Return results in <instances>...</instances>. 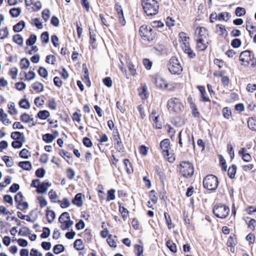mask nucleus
<instances>
[{"label":"nucleus","mask_w":256,"mask_h":256,"mask_svg":"<svg viewBox=\"0 0 256 256\" xmlns=\"http://www.w3.org/2000/svg\"><path fill=\"white\" fill-rule=\"evenodd\" d=\"M180 46L182 50L185 53L187 54L190 58H193L195 56L196 54L193 50L190 48L188 42H184V43H181Z\"/></svg>","instance_id":"12"},{"label":"nucleus","mask_w":256,"mask_h":256,"mask_svg":"<svg viewBox=\"0 0 256 256\" xmlns=\"http://www.w3.org/2000/svg\"><path fill=\"white\" fill-rule=\"evenodd\" d=\"M115 9L118 16L120 24L122 26H124L126 21L124 18L123 10L121 6L118 3L116 4L115 5Z\"/></svg>","instance_id":"13"},{"label":"nucleus","mask_w":256,"mask_h":256,"mask_svg":"<svg viewBox=\"0 0 256 256\" xmlns=\"http://www.w3.org/2000/svg\"><path fill=\"white\" fill-rule=\"evenodd\" d=\"M119 211L122 214V216L123 219L125 220L128 218V214L129 213L128 210L127 208H125L124 206H119Z\"/></svg>","instance_id":"30"},{"label":"nucleus","mask_w":256,"mask_h":256,"mask_svg":"<svg viewBox=\"0 0 256 256\" xmlns=\"http://www.w3.org/2000/svg\"><path fill=\"white\" fill-rule=\"evenodd\" d=\"M241 41L238 38H234L231 42L232 46L234 48H238L241 45Z\"/></svg>","instance_id":"59"},{"label":"nucleus","mask_w":256,"mask_h":256,"mask_svg":"<svg viewBox=\"0 0 256 256\" xmlns=\"http://www.w3.org/2000/svg\"><path fill=\"white\" fill-rule=\"evenodd\" d=\"M114 146L117 150L119 152H124V146L122 144V140L118 141V142H115Z\"/></svg>","instance_id":"60"},{"label":"nucleus","mask_w":256,"mask_h":256,"mask_svg":"<svg viewBox=\"0 0 256 256\" xmlns=\"http://www.w3.org/2000/svg\"><path fill=\"white\" fill-rule=\"evenodd\" d=\"M54 138L55 137L52 134H46L43 135L42 136V140L47 143L52 142Z\"/></svg>","instance_id":"36"},{"label":"nucleus","mask_w":256,"mask_h":256,"mask_svg":"<svg viewBox=\"0 0 256 256\" xmlns=\"http://www.w3.org/2000/svg\"><path fill=\"white\" fill-rule=\"evenodd\" d=\"M17 208L20 210H24L28 208V204L27 202H20L18 203Z\"/></svg>","instance_id":"61"},{"label":"nucleus","mask_w":256,"mask_h":256,"mask_svg":"<svg viewBox=\"0 0 256 256\" xmlns=\"http://www.w3.org/2000/svg\"><path fill=\"white\" fill-rule=\"evenodd\" d=\"M196 42V48L200 51H202L205 50L208 47V40H204L200 39H194Z\"/></svg>","instance_id":"15"},{"label":"nucleus","mask_w":256,"mask_h":256,"mask_svg":"<svg viewBox=\"0 0 256 256\" xmlns=\"http://www.w3.org/2000/svg\"><path fill=\"white\" fill-rule=\"evenodd\" d=\"M203 184L206 188L211 190H216L218 184V178L213 174L208 175L204 179Z\"/></svg>","instance_id":"4"},{"label":"nucleus","mask_w":256,"mask_h":256,"mask_svg":"<svg viewBox=\"0 0 256 256\" xmlns=\"http://www.w3.org/2000/svg\"><path fill=\"white\" fill-rule=\"evenodd\" d=\"M236 166L235 164L232 165L230 166L228 170V174L230 178H234L236 171Z\"/></svg>","instance_id":"26"},{"label":"nucleus","mask_w":256,"mask_h":256,"mask_svg":"<svg viewBox=\"0 0 256 256\" xmlns=\"http://www.w3.org/2000/svg\"><path fill=\"white\" fill-rule=\"evenodd\" d=\"M38 200L39 201L40 206L41 208H44L47 205L48 202L44 197L38 196Z\"/></svg>","instance_id":"58"},{"label":"nucleus","mask_w":256,"mask_h":256,"mask_svg":"<svg viewBox=\"0 0 256 256\" xmlns=\"http://www.w3.org/2000/svg\"><path fill=\"white\" fill-rule=\"evenodd\" d=\"M51 186L52 184L48 182H40L36 191L39 194L44 193Z\"/></svg>","instance_id":"14"},{"label":"nucleus","mask_w":256,"mask_h":256,"mask_svg":"<svg viewBox=\"0 0 256 256\" xmlns=\"http://www.w3.org/2000/svg\"><path fill=\"white\" fill-rule=\"evenodd\" d=\"M38 72L40 76L44 78H46L48 76V71L46 68L43 67L41 66L39 68Z\"/></svg>","instance_id":"53"},{"label":"nucleus","mask_w":256,"mask_h":256,"mask_svg":"<svg viewBox=\"0 0 256 256\" xmlns=\"http://www.w3.org/2000/svg\"><path fill=\"white\" fill-rule=\"evenodd\" d=\"M61 208H66L69 206L70 204V200L68 198H64L62 200H58V202Z\"/></svg>","instance_id":"31"},{"label":"nucleus","mask_w":256,"mask_h":256,"mask_svg":"<svg viewBox=\"0 0 256 256\" xmlns=\"http://www.w3.org/2000/svg\"><path fill=\"white\" fill-rule=\"evenodd\" d=\"M36 40V36L34 34H31L30 38L26 40V44L28 46H32L34 44Z\"/></svg>","instance_id":"43"},{"label":"nucleus","mask_w":256,"mask_h":256,"mask_svg":"<svg viewBox=\"0 0 256 256\" xmlns=\"http://www.w3.org/2000/svg\"><path fill=\"white\" fill-rule=\"evenodd\" d=\"M150 119L154 122L153 125L156 128L160 129L162 128V122L160 120V118L158 115H156V112L153 110L150 116Z\"/></svg>","instance_id":"10"},{"label":"nucleus","mask_w":256,"mask_h":256,"mask_svg":"<svg viewBox=\"0 0 256 256\" xmlns=\"http://www.w3.org/2000/svg\"><path fill=\"white\" fill-rule=\"evenodd\" d=\"M142 4L147 16L156 15L158 12L159 4L156 0H142Z\"/></svg>","instance_id":"1"},{"label":"nucleus","mask_w":256,"mask_h":256,"mask_svg":"<svg viewBox=\"0 0 256 256\" xmlns=\"http://www.w3.org/2000/svg\"><path fill=\"white\" fill-rule=\"evenodd\" d=\"M26 140H15L12 143V146L14 148H20Z\"/></svg>","instance_id":"35"},{"label":"nucleus","mask_w":256,"mask_h":256,"mask_svg":"<svg viewBox=\"0 0 256 256\" xmlns=\"http://www.w3.org/2000/svg\"><path fill=\"white\" fill-rule=\"evenodd\" d=\"M70 218V214L68 212H63L59 217L58 220L60 222H65V220H67L68 218Z\"/></svg>","instance_id":"45"},{"label":"nucleus","mask_w":256,"mask_h":256,"mask_svg":"<svg viewBox=\"0 0 256 256\" xmlns=\"http://www.w3.org/2000/svg\"><path fill=\"white\" fill-rule=\"evenodd\" d=\"M208 36L207 30L205 28H198L195 31L194 39H200L202 40H208Z\"/></svg>","instance_id":"9"},{"label":"nucleus","mask_w":256,"mask_h":256,"mask_svg":"<svg viewBox=\"0 0 256 256\" xmlns=\"http://www.w3.org/2000/svg\"><path fill=\"white\" fill-rule=\"evenodd\" d=\"M167 106L170 112H179L184 108L181 100L176 98H173L169 100L168 102Z\"/></svg>","instance_id":"2"},{"label":"nucleus","mask_w":256,"mask_h":256,"mask_svg":"<svg viewBox=\"0 0 256 256\" xmlns=\"http://www.w3.org/2000/svg\"><path fill=\"white\" fill-rule=\"evenodd\" d=\"M180 172L184 177L191 176L194 172L193 165L189 162H182L180 165Z\"/></svg>","instance_id":"6"},{"label":"nucleus","mask_w":256,"mask_h":256,"mask_svg":"<svg viewBox=\"0 0 256 256\" xmlns=\"http://www.w3.org/2000/svg\"><path fill=\"white\" fill-rule=\"evenodd\" d=\"M65 222H62V224L60 226V228L62 230H66L69 228H70L73 224L74 222L70 220V218H69L67 220H65Z\"/></svg>","instance_id":"27"},{"label":"nucleus","mask_w":256,"mask_h":256,"mask_svg":"<svg viewBox=\"0 0 256 256\" xmlns=\"http://www.w3.org/2000/svg\"><path fill=\"white\" fill-rule=\"evenodd\" d=\"M46 217L49 223H52L56 218V214L54 211L49 210L46 212Z\"/></svg>","instance_id":"24"},{"label":"nucleus","mask_w":256,"mask_h":256,"mask_svg":"<svg viewBox=\"0 0 256 256\" xmlns=\"http://www.w3.org/2000/svg\"><path fill=\"white\" fill-rule=\"evenodd\" d=\"M32 88L36 92H40L42 91L44 86L40 82H36L32 85Z\"/></svg>","instance_id":"34"},{"label":"nucleus","mask_w":256,"mask_h":256,"mask_svg":"<svg viewBox=\"0 0 256 256\" xmlns=\"http://www.w3.org/2000/svg\"><path fill=\"white\" fill-rule=\"evenodd\" d=\"M143 64L147 70H150L152 66V62L147 58L143 60Z\"/></svg>","instance_id":"64"},{"label":"nucleus","mask_w":256,"mask_h":256,"mask_svg":"<svg viewBox=\"0 0 256 256\" xmlns=\"http://www.w3.org/2000/svg\"><path fill=\"white\" fill-rule=\"evenodd\" d=\"M252 56V54L250 50H245L240 53V60L244 64H246L250 60Z\"/></svg>","instance_id":"16"},{"label":"nucleus","mask_w":256,"mask_h":256,"mask_svg":"<svg viewBox=\"0 0 256 256\" xmlns=\"http://www.w3.org/2000/svg\"><path fill=\"white\" fill-rule=\"evenodd\" d=\"M2 160L5 162L6 164L8 167H11L14 164V162L12 160H10V157L7 156H4L2 157Z\"/></svg>","instance_id":"54"},{"label":"nucleus","mask_w":256,"mask_h":256,"mask_svg":"<svg viewBox=\"0 0 256 256\" xmlns=\"http://www.w3.org/2000/svg\"><path fill=\"white\" fill-rule=\"evenodd\" d=\"M0 120L5 125H8L11 123V122L8 118V115L4 112L2 109L0 110Z\"/></svg>","instance_id":"21"},{"label":"nucleus","mask_w":256,"mask_h":256,"mask_svg":"<svg viewBox=\"0 0 256 256\" xmlns=\"http://www.w3.org/2000/svg\"><path fill=\"white\" fill-rule=\"evenodd\" d=\"M134 251L138 256H141L143 253V247L140 245H136Z\"/></svg>","instance_id":"56"},{"label":"nucleus","mask_w":256,"mask_h":256,"mask_svg":"<svg viewBox=\"0 0 256 256\" xmlns=\"http://www.w3.org/2000/svg\"><path fill=\"white\" fill-rule=\"evenodd\" d=\"M140 34L144 40L150 41L152 40V28L147 25H142L140 28Z\"/></svg>","instance_id":"8"},{"label":"nucleus","mask_w":256,"mask_h":256,"mask_svg":"<svg viewBox=\"0 0 256 256\" xmlns=\"http://www.w3.org/2000/svg\"><path fill=\"white\" fill-rule=\"evenodd\" d=\"M20 156L24 158H28L30 156V152L26 148H24L20 152Z\"/></svg>","instance_id":"52"},{"label":"nucleus","mask_w":256,"mask_h":256,"mask_svg":"<svg viewBox=\"0 0 256 256\" xmlns=\"http://www.w3.org/2000/svg\"><path fill=\"white\" fill-rule=\"evenodd\" d=\"M153 82L154 83L157 88H160L165 89V87H168L167 82L160 76H156L153 80Z\"/></svg>","instance_id":"11"},{"label":"nucleus","mask_w":256,"mask_h":256,"mask_svg":"<svg viewBox=\"0 0 256 256\" xmlns=\"http://www.w3.org/2000/svg\"><path fill=\"white\" fill-rule=\"evenodd\" d=\"M115 190L113 189H111L108 192V196H107V201H110L114 200L116 198L114 195Z\"/></svg>","instance_id":"49"},{"label":"nucleus","mask_w":256,"mask_h":256,"mask_svg":"<svg viewBox=\"0 0 256 256\" xmlns=\"http://www.w3.org/2000/svg\"><path fill=\"white\" fill-rule=\"evenodd\" d=\"M246 10L241 7H238L235 10V13L236 16H242L246 14Z\"/></svg>","instance_id":"50"},{"label":"nucleus","mask_w":256,"mask_h":256,"mask_svg":"<svg viewBox=\"0 0 256 256\" xmlns=\"http://www.w3.org/2000/svg\"><path fill=\"white\" fill-rule=\"evenodd\" d=\"M30 61L26 58H22L20 62V66L22 69H27L30 66Z\"/></svg>","instance_id":"38"},{"label":"nucleus","mask_w":256,"mask_h":256,"mask_svg":"<svg viewBox=\"0 0 256 256\" xmlns=\"http://www.w3.org/2000/svg\"><path fill=\"white\" fill-rule=\"evenodd\" d=\"M189 38L186 35V34L183 32L179 34V41L181 43H184V42H188Z\"/></svg>","instance_id":"48"},{"label":"nucleus","mask_w":256,"mask_h":256,"mask_svg":"<svg viewBox=\"0 0 256 256\" xmlns=\"http://www.w3.org/2000/svg\"><path fill=\"white\" fill-rule=\"evenodd\" d=\"M18 166L26 170H29L32 168V164L29 161L20 162L18 163Z\"/></svg>","instance_id":"22"},{"label":"nucleus","mask_w":256,"mask_h":256,"mask_svg":"<svg viewBox=\"0 0 256 256\" xmlns=\"http://www.w3.org/2000/svg\"><path fill=\"white\" fill-rule=\"evenodd\" d=\"M50 231L48 228L44 227L43 228L42 232L41 234V238H46L50 236Z\"/></svg>","instance_id":"51"},{"label":"nucleus","mask_w":256,"mask_h":256,"mask_svg":"<svg viewBox=\"0 0 256 256\" xmlns=\"http://www.w3.org/2000/svg\"><path fill=\"white\" fill-rule=\"evenodd\" d=\"M166 246L171 252H176V246L172 242L168 240L166 242Z\"/></svg>","instance_id":"46"},{"label":"nucleus","mask_w":256,"mask_h":256,"mask_svg":"<svg viewBox=\"0 0 256 256\" xmlns=\"http://www.w3.org/2000/svg\"><path fill=\"white\" fill-rule=\"evenodd\" d=\"M8 112L11 115H16L18 114V110L15 106L14 102H10L8 104Z\"/></svg>","instance_id":"29"},{"label":"nucleus","mask_w":256,"mask_h":256,"mask_svg":"<svg viewBox=\"0 0 256 256\" xmlns=\"http://www.w3.org/2000/svg\"><path fill=\"white\" fill-rule=\"evenodd\" d=\"M8 31L7 28L0 30V39H4L8 36Z\"/></svg>","instance_id":"57"},{"label":"nucleus","mask_w":256,"mask_h":256,"mask_svg":"<svg viewBox=\"0 0 256 256\" xmlns=\"http://www.w3.org/2000/svg\"><path fill=\"white\" fill-rule=\"evenodd\" d=\"M64 246L62 244L56 245L53 248L54 252L56 254H58L64 250Z\"/></svg>","instance_id":"44"},{"label":"nucleus","mask_w":256,"mask_h":256,"mask_svg":"<svg viewBox=\"0 0 256 256\" xmlns=\"http://www.w3.org/2000/svg\"><path fill=\"white\" fill-rule=\"evenodd\" d=\"M214 214L220 218H226L230 212V208L224 204H216L213 208Z\"/></svg>","instance_id":"5"},{"label":"nucleus","mask_w":256,"mask_h":256,"mask_svg":"<svg viewBox=\"0 0 256 256\" xmlns=\"http://www.w3.org/2000/svg\"><path fill=\"white\" fill-rule=\"evenodd\" d=\"M72 202L74 204L78 207L81 206L83 204V202L82 198V194H77L74 198L72 200Z\"/></svg>","instance_id":"18"},{"label":"nucleus","mask_w":256,"mask_h":256,"mask_svg":"<svg viewBox=\"0 0 256 256\" xmlns=\"http://www.w3.org/2000/svg\"><path fill=\"white\" fill-rule=\"evenodd\" d=\"M35 76V73L32 71H30L27 74H25L26 79L28 80H30L34 79Z\"/></svg>","instance_id":"63"},{"label":"nucleus","mask_w":256,"mask_h":256,"mask_svg":"<svg viewBox=\"0 0 256 256\" xmlns=\"http://www.w3.org/2000/svg\"><path fill=\"white\" fill-rule=\"evenodd\" d=\"M168 66L170 72L173 74H180L182 71V68L176 57H172L170 60Z\"/></svg>","instance_id":"3"},{"label":"nucleus","mask_w":256,"mask_h":256,"mask_svg":"<svg viewBox=\"0 0 256 256\" xmlns=\"http://www.w3.org/2000/svg\"><path fill=\"white\" fill-rule=\"evenodd\" d=\"M42 42L43 44H47L49 41V35L47 32H44L40 36Z\"/></svg>","instance_id":"47"},{"label":"nucleus","mask_w":256,"mask_h":256,"mask_svg":"<svg viewBox=\"0 0 256 256\" xmlns=\"http://www.w3.org/2000/svg\"><path fill=\"white\" fill-rule=\"evenodd\" d=\"M50 116V112L46 110H40L38 113V116L41 120H46Z\"/></svg>","instance_id":"33"},{"label":"nucleus","mask_w":256,"mask_h":256,"mask_svg":"<svg viewBox=\"0 0 256 256\" xmlns=\"http://www.w3.org/2000/svg\"><path fill=\"white\" fill-rule=\"evenodd\" d=\"M82 114L77 112L73 114L72 118L74 121L80 122L81 121Z\"/></svg>","instance_id":"62"},{"label":"nucleus","mask_w":256,"mask_h":256,"mask_svg":"<svg viewBox=\"0 0 256 256\" xmlns=\"http://www.w3.org/2000/svg\"><path fill=\"white\" fill-rule=\"evenodd\" d=\"M42 17L46 22L50 17V11L48 9H45L42 12Z\"/></svg>","instance_id":"55"},{"label":"nucleus","mask_w":256,"mask_h":256,"mask_svg":"<svg viewBox=\"0 0 256 256\" xmlns=\"http://www.w3.org/2000/svg\"><path fill=\"white\" fill-rule=\"evenodd\" d=\"M20 120L25 123L30 122L34 120V118H32L29 114L24 113L20 116Z\"/></svg>","instance_id":"32"},{"label":"nucleus","mask_w":256,"mask_h":256,"mask_svg":"<svg viewBox=\"0 0 256 256\" xmlns=\"http://www.w3.org/2000/svg\"><path fill=\"white\" fill-rule=\"evenodd\" d=\"M20 106L23 108L28 109L30 108V104L26 99L21 100L19 102Z\"/></svg>","instance_id":"39"},{"label":"nucleus","mask_w":256,"mask_h":256,"mask_svg":"<svg viewBox=\"0 0 256 256\" xmlns=\"http://www.w3.org/2000/svg\"><path fill=\"white\" fill-rule=\"evenodd\" d=\"M24 26V22L21 20L13 26V30L16 32H20L22 30Z\"/></svg>","instance_id":"25"},{"label":"nucleus","mask_w":256,"mask_h":256,"mask_svg":"<svg viewBox=\"0 0 256 256\" xmlns=\"http://www.w3.org/2000/svg\"><path fill=\"white\" fill-rule=\"evenodd\" d=\"M74 248L76 250H81L83 248V242L82 240L78 239L74 242Z\"/></svg>","instance_id":"41"},{"label":"nucleus","mask_w":256,"mask_h":256,"mask_svg":"<svg viewBox=\"0 0 256 256\" xmlns=\"http://www.w3.org/2000/svg\"><path fill=\"white\" fill-rule=\"evenodd\" d=\"M216 32L218 33L219 35L222 36H226L227 35V32L225 29V27L222 24H218L216 26Z\"/></svg>","instance_id":"28"},{"label":"nucleus","mask_w":256,"mask_h":256,"mask_svg":"<svg viewBox=\"0 0 256 256\" xmlns=\"http://www.w3.org/2000/svg\"><path fill=\"white\" fill-rule=\"evenodd\" d=\"M14 41L20 46L23 45V38L21 35L19 34H16L13 37Z\"/></svg>","instance_id":"40"},{"label":"nucleus","mask_w":256,"mask_h":256,"mask_svg":"<svg viewBox=\"0 0 256 256\" xmlns=\"http://www.w3.org/2000/svg\"><path fill=\"white\" fill-rule=\"evenodd\" d=\"M170 142L168 139H164L160 142V147L164 156L165 157L168 162H172L174 158L172 156H169Z\"/></svg>","instance_id":"7"},{"label":"nucleus","mask_w":256,"mask_h":256,"mask_svg":"<svg viewBox=\"0 0 256 256\" xmlns=\"http://www.w3.org/2000/svg\"><path fill=\"white\" fill-rule=\"evenodd\" d=\"M10 137L14 140H26L24 135L20 132H14L11 134Z\"/></svg>","instance_id":"20"},{"label":"nucleus","mask_w":256,"mask_h":256,"mask_svg":"<svg viewBox=\"0 0 256 256\" xmlns=\"http://www.w3.org/2000/svg\"><path fill=\"white\" fill-rule=\"evenodd\" d=\"M247 123L248 126L250 130L256 132V119L252 117L249 118Z\"/></svg>","instance_id":"19"},{"label":"nucleus","mask_w":256,"mask_h":256,"mask_svg":"<svg viewBox=\"0 0 256 256\" xmlns=\"http://www.w3.org/2000/svg\"><path fill=\"white\" fill-rule=\"evenodd\" d=\"M222 113L224 117L228 120L230 119L232 116L231 110L228 107H225L222 109Z\"/></svg>","instance_id":"37"},{"label":"nucleus","mask_w":256,"mask_h":256,"mask_svg":"<svg viewBox=\"0 0 256 256\" xmlns=\"http://www.w3.org/2000/svg\"><path fill=\"white\" fill-rule=\"evenodd\" d=\"M139 94L142 99H146L148 98V92L146 84L142 85V88L139 89Z\"/></svg>","instance_id":"17"},{"label":"nucleus","mask_w":256,"mask_h":256,"mask_svg":"<svg viewBox=\"0 0 256 256\" xmlns=\"http://www.w3.org/2000/svg\"><path fill=\"white\" fill-rule=\"evenodd\" d=\"M21 12L20 8H12L10 10V13L12 17H18Z\"/></svg>","instance_id":"42"},{"label":"nucleus","mask_w":256,"mask_h":256,"mask_svg":"<svg viewBox=\"0 0 256 256\" xmlns=\"http://www.w3.org/2000/svg\"><path fill=\"white\" fill-rule=\"evenodd\" d=\"M48 196L52 202L56 203L58 202V196L53 190H51L48 192Z\"/></svg>","instance_id":"23"}]
</instances>
